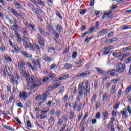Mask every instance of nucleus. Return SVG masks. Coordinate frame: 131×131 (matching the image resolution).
<instances>
[{
    "mask_svg": "<svg viewBox=\"0 0 131 131\" xmlns=\"http://www.w3.org/2000/svg\"><path fill=\"white\" fill-rule=\"evenodd\" d=\"M24 65H25V62L23 60H21L20 63H18V67L20 69H21V71L23 70Z\"/></svg>",
    "mask_w": 131,
    "mask_h": 131,
    "instance_id": "16",
    "label": "nucleus"
},
{
    "mask_svg": "<svg viewBox=\"0 0 131 131\" xmlns=\"http://www.w3.org/2000/svg\"><path fill=\"white\" fill-rule=\"evenodd\" d=\"M116 89V86L115 85H113L112 88L111 89V94H112V95H113V94L115 93Z\"/></svg>",
    "mask_w": 131,
    "mask_h": 131,
    "instance_id": "26",
    "label": "nucleus"
},
{
    "mask_svg": "<svg viewBox=\"0 0 131 131\" xmlns=\"http://www.w3.org/2000/svg\"><path fill=\"white\" fill-rule=\"evenodd\" d=\"M78 106V104L77 103V102L75 101L73 104V109L75 110L76 108H77Z\"/></svg>",
    "mask_w": 131,
    "mask_h": 131,
    "instance_id": "43",
    "label": "nucleus"
},
{
    "mask_svg": "<svg viewBox=\"0 0 131 131\" xmlns=\"http://www.w3.org/2000/svg\"><path fill=\"white\" fill-rule=\"evenodd\" d=\"M111 49H113V46H107V47H106L104 48V50H106L107 51H109V50H110Z\"/></svg>",
    "mask_w": 131,
    "mask_h": 131,
    "instance_id": "55",
    "label": "nucleus"
},
{
    "mask_svg": "<svg viewBox=\"0 0 131 131\" xmlns=\"http://www.w3.org/2000/svg\"><path fill=\"white\" fill-rule=\"evenodd\" d=\"M89 74H90V72H89V71H85L84 72L78 74L77 76L78 77H80V76H82V77H84V76H87V75H89Z\"/></svg>",
    "mask_w": 131,
    "mask_h": 131,
    "instance_id": "9",
    "label": "nucleus"
},
{
    "mask_svg": "<svg viewBox=\"0 0 131 131\" xmlns=\"http://www.w3.org/2000/svg\"><path fill=\"white\" fill-rule=\"evenodd\" d=\"M62 118L64 120V121H67V119H68V116L67 115L65 114L62 116Z\"/></svg>",
    "mask_w": 131,
    "mask_h": 131,
    "instance_id": "44",
    "label": "nucleus"
},
{
    "mask_svg": "<svg viewBox=\"0 0 131 131\" xmlns=\"http://www.w3.org/2000/svg\"><path fill=\"white\" fill-rule=\"evenodd\" d=\"M96 97H97V96L96 95V94H93V95L92 99V101H91V103L92 104H95V102H96Z\"/></svg>",
    "mask_w": 131,
    "mask_h": 131,
    "instance_id": "27",
    "label": "nucleus"
},
{
    "mask_svg": "<svg viewBox=\"0 0 131 131\" xmlns=\"http://www.w3.org/2000/svg\"><path fill=\"white\" fill-rule=\"evenodd\" d=\"M85 88L84 87L83 88V89H79L78 92L79 97H81L82 95H83V90H85Z\"/></svg>",
    "mask_w": 131,
    "mask_h": 131,
    "instance_id": "25",
    "label": "nucleus"
},
{
    "mask_svg": "<svg viewBox=\"0 0 131 131\" xmlns=\"http://www.w3.org/2000/svg\"><path fill=\"white\" fill-rule=\"evenodd\" d=\"M21 73L22 75L26 79L27 83L28 85L29 84H32V89H34V88H37L38 85L36 84V81H35V77L33 75H29V74L28 73H26L24 72V70H21Z\"/></svg>",
    "mask_w": 131,
    "mask_h": 131,
    "instance_id": "1",
    "label": "nucleus"
},
{
    "mask_svg": "<svg viewBox=\"0 0 131 131\" xmlns=\"http://www.w3.org/2000/svg\"><path fill=\"white\" fill-rule=\"evenodd\" d=\"M49 32H52V33H54V31H56L55 30H54L53 28V26L52 25H49Z\"/></svg>",
    "mask_w": 131,
    "mask_h": 131,
    "instance_id": "28",
    "label": "nucleus"
},
{
    "mask_svg": "<svg viewBox=\"0 0 131 131\" xmlns=\"http://www.w3.org/2000/svg\"><path fill=\"white\" fill-rule=\"evenodd\" d=\"M61 84H62V82L61 81L57 82V83H54L52 88V89H56V88H58V86H60Z\"/></svg>",
    "mask_w": 131,
    "mask_h": 131,
    "instance_id": "19",
    "label": "nucleus"
},
{
    "mask_svg": "<svg viewBox=\"0 0 131 131\" xmlns=\"http://www.w3.org/2000/svg\"><path fill=\"white\" fill-rule=\"evenodd\" d=\"M73 118H74V111H71L69 117V119L71 120H73Z\"/></svg>",
    "mask_w": 131,
    "mask_h": 131,
    "instance_id": "17",
    "label": "nucleus"
},
{
    "mask_svg": "<svg viewBox=\"0 0 131 131\" xmlns=\"http://www.w3.org/2000/svg\"><path fill=\"white\" fill-rule=\"evenodd\" d=\"M108 31V29H102L101 31L99 32V34H103V33H106Z\"/></svg>",
    "mask_w": 131,
    "mask_h": 131,
    "instance_id": "37",
    "label": "nucleus"
},
{
    "mask_svg": "<svg viewBox=\"0 0 131 131\" xmlns=\"http://www.w3.org/2000/svg\"><path fill=\"white\" fill-rule=\"evenodd\" d=\"M127 110H128L129 115H131V107H130V106L128 105L127 107Z\"/></svg>",
    "mask_w": 131,
    "mask_h": 131,
    "instance_id": "63",
    "label": "nucleus"
},
{
    "mask_svg": "<svg viewBox=\"0 0 131 131\" xmlns=\"http://www.w3.org/2000/svg\"><path fill=\"white\" fill-rule=\"evenodd\" d=\"M47 74L50 78H51V79H53V78H55V77H56V75L51 72H48Z\"/></svg>",
    "mask_w": 131,
    "mask_h": 131,
    "instance_id": "23",
    "label": "nucleus"
},
{
    "mask_svg": "<svg viewBox=\"0 0 131 131\" xmlns=\"http://www.w3.org/2000/svg\"><path fill=\"white\" fill-rule=\"evenodd\" d=\"M84 123H85V120L83 119L80 123V126H83Z\"/></svg>",
    "mask_w": 131,
    "mask_h": 131,
    "instance_id": "48",
    "label": "nucleus"
},
{
    "mask_svg": "<svg viewBox=\"0 0 131 131\" xmlns=\"http://www.w3.org/2000/svg\"><path fill=\"white\" fill-rule=\"evenodd\" d=\"M130 55V53H126L123 55L122 58H126V57H128V56H129Z\"/></svg>",
    "mask_w": 131,
    "mask_h": 131,
    "instance_id": "56",
    "label": "nucleus"
},
{
    "mask_svg": "<svg viewBox=\"0 0 131 131\" xmlns=\"http://www.w3.org/2000/svg\"><path fill=\"white\" fill-rule=\"evenodd\" d=\"M100 103H101V102L100 101V100H98V101L96 102V110H98V109H99V108L100 107Z\"/></svg>",
    "mask_w": 131,
    "mask_h": 131,
    "instance_id": "38",
    "label": "nucleus"
},
{
    "mask_svg": "<svg viewBox=\"0 0 131 131\" xmlns=\"http://www.w3.org/2000/svg\"><path fill=\"white\" fill-rule=\"evenodd\" d=\"M55 12L57 16H58V17H59V18H60V19H63L62 15H61V14H60V13H59V11L58 10L55 9Z\"/></svg>",
    "mask_w": 131,
    "mask_h": 131,
    "instance_id": "31",
    "label": "nucleus"
},
{
    "mask_svg": "<svg viewBox=\"0 0 131 131\" xmlns=\"http://www.w3.org/2000/svg\"><path fill=\"white\" fill-rule=\"evenodd\" d=\"M94 30H95L94 27H92L89 29V33H92V32H94Z\"/></svg>",
    "mask_w": 131,
    "mask_h": 131,
    "instance_id": "64",
    "label": "nucleus"
},
{
    "mask_svg": "<svg viewBox=\"0 0 131 131\" xmlns=\"http://www.w3.org/2000/svg\"><path fill=\"white\" fill-rule=\"evenodd\" d=\"M26 105L27 106V107H29V106H30V100H27L26 102Z\"/></svg>",
    "mask_w": 131,
    "mask_h": 131,
    "instance_id": "62",
    "label": "nucleus"
},
{
    "mask_svg": "<svg viewBox=\"0 0 131 131\" xmlns=\"http://www.w3.org/2000/svg\"><path fill=\"white\" fill-rule=\"evenodd\" d=\"M116 71L115 69H112L108 71V73L112 75V76H117V74H116Z\"/></svg>",
    "mask_w": 131,
    "mask_h": 131,
    "instance_id": "15",
    "label": "nucleus"
},
{
    "mask_svg": "<svg viewBox=\"0 0 131 131\" xmlns=\"http://www.w3.org/2000/svg\"><path fill=\"white\" fill-rule=\"evenodd\" d=\"M119 81H120V78H118L117 79H114V80H112V81L113 83H116V82H118Z\"/></svg>",
    "mask_w": 131,
    "mask_h": 131,
    "instance_id": "49",
    "label": "nucleus"
},
{
    "mask_svg": "<svg viewBox=\"0 0 131 131\" xmlns=\"http://www.w3.org/2000/svg\"><path fill=\"white\" fill-rule=\"evenodd\" d=\"M21 54H23V55H24V56H25L27 58H30V57H31V55L28 54L26 51H21Z\"/></svg>",
    "mask_w": 131,
    "mask_h": 131,
    "instance_id": "24",
    "label": "nucleus"
},
{
    "mask_svg": "<svg viewBox=\"0 0 131 131\" xmlns=\"http://www.w3.org/2000/svg\"><path fill=\"white\" fill-rule=\"evenodd\" d=\"M77 56V52L76 51L73 52L72 55V57L73 58V59L76 58Z\"/></svg>",
    "mask_w": 131,
    "mask_h": 131,
    "instance_id": "42",
    "label": "nucleus"
},
{
    "mask_svg": "<svg viewBox=\"0 0 131 131\" xmlns=\"http://www.w3.org/2000/svg\"><path fill=\"white\" fill-rule=\"evenodd\" d=\"M130 27H131L130 25H128V26L124 25V26H123V27H122V29H123V30H125V29H129V28H130Z\"/></svg>",
    "mask_w": 131,
    "mask_h": 131,
    "instance_id": "40",
    "label": "nucleus"
},
{
    "mask_svg": "<svg viewBox=\"0 0 131 131\" xmlns=\"http://www.w3.org/2000/svg\"><path fill=\"white\" fill-rule=\"evenodd\" d=\"M86 86V92L84 93V96L85 97H88V94L90 93V87L89 88V81H87L85 84Z\"/></svg>",
    "mask_w": 131,
    "mask_h": 131,
    "instance_id": "7",
    "label": "nucleus"
},
{
    "mask_svg": "<svg viewBox=\"0 0 131 131\" xmlns=\"http://www.w3.org/2000/svg\"><path fill=\"white\" fill-rule=\"evenodd\" d=\"M95 4V0H91L90 2V7H93Z\"/></svg>",
    "mask_w": 131,
    "mask_h": 131,
    "instance_id": "59",
    "label": "nucleus"
},
{
    "mask_svg": "<svg viewBox=\"0 0 131 131\" xmlns=\"http://www.w3.org/2000/svg\"><path fill=\"white\" fill-rule=\"evenodd\" d=\"M15 120H16V121H17L18 123H19V125H22V122H21V121L20 120V119H19V118L18 117H15Z\"/></svg>",
    "mask_w": 131,
    "mask_h": 131,
    "instance_id": "47",
    "label": "nucleus"
},
{
    "mask_svg": "<svg viewBox=\"0 0 131 131\" xmlns=\"http://www.w3.org/2000/svg\"><path fill=\"white\" fill-rule=\"evenodd\" d=\"M19 97L21 100H23L24 101H26V100H27V98L28 97L27 92L25 91H20L19 95Z\"/></svg>",
    "mask_w": 131,
    "mask_h": 131,
    "instance_id": "3",
    "label": "nucleus"
},
{
    "mask_svg": "<svg viewBox=\"0 0 131 131\" xmlns=\"http://www.w3.org/2000/svg\"><path fill=\"white\" fill-rule=\"evenodd\" d=\"M34 46L37 50V51H40V47H39V45H38L37 44H34Z\"/></svg>",
    "mask_w": 131,
    "mask_h": 131,
    "instance_id": "58",
    "label": "nucleus"
},
{
    "mask_svg": "<svg viewBox=\"0 0 131 131\" xmlns=\"http://www.w3.org/2000/svg\"><path fill=\"white\" fill-rule=\"evenodd\" d=\"M37 37L38 38L39 45H40L41 48H43V47H45V38H43V37L41 36L39 34L37 35Z\"/></svg>",
    "mask_w": 131,
    "mask_h": 131,
    "instance_id": "4",
    "label": "nucleus"
},
{
    "mask_svg": "<svg viewBox=\"0 0 131 131\" xmlns=\"http://www.w3.org/2000/svg\"><path fill=\"white\" fill-rule=\"evenodd\" d=\"M118 40V38H114L113 39H110V42H114L115 41H117Z\"/></svg>",
    "mask_w": 131,
    "mask_h": 131,
    "instance_id": "45",
    "label": "nucleus"
},
{
    "mask_svg": "<svg viewBox=\"0 0 131 131\" xmlns=\"http://www.w3.org/2000/svg\"><path fill=\"white\" fill-rule=\"evenodd\" d=\"M119 105H120V103L119 102L118 103H117L114 107V109H115V110L118 109V108H119Z\"/></svg>",
    "mask_w": 131,
    "mask_h": 131,
    "instance_id": "52",
    "label": "nucleus"
},
{
    "mask_svg": "<svg viewBox=\"0 0 131 131\" xmlns=\"http://www.w3.org/2000/svg\"><path fill=\"white\" fill-rule=\"evenodd\" d=\"M27 65L28 66V67H29L30 68H31L32 70H34V68L32 67V66L30 64L29 62H27Z\"/></svg>",
    "mask_w": 131,
    "mask_h": 131,
    "instance_id": "57",
    "label": "nucleus"
},
{
    "mask_svg": "<svg viewBox=\"0 0 131 131\" xmlns=\"http://www.w3.org/2000/svg\"><path fill=\"white\" fill-rule=\"evenodd\" d=\"M95 69H96L97 71L98 72L99 74H102V75H105V71L101 70L100 68L95 67Z\"/></svg>",
    "mask_w": 131,
    "mask_h": 131,
    "instance_id": "14",
    "label": "nucleus"
},
{
    "mask_svg": "<svg viewBox=\"0 0 131 131\" xmlns=\"http://www.w3.org/2000/svg\"><path fill=\"white\" fill-rule=\"evenodd\" d=\"M7 9L8 10V11H10V12H11V13H12V14H13L14 16H16V17H20V16H21L20 14L17 12V11L15 10V9H13L11 7H8Z\"/></svg>",
    "mask_w": 131,
    "mask_h": 131,
    "instance_id": "5",
    "label": "nucleus"
},
{
    "mask_svg": "<svg viewBox=\"0 0 131 131\" xmlns=\"http://www.w3.org/2000/svg\"><path fill=\"white\" fill-rule=\"evenodd\" d=\"M11 82L12 83H13V84L14 85V84H16V83H18V81L15 80V78H14V77H12L11 78Z\"/></svg>",
    "mask_w": 131,
    "mask_h": 131,
    "instance_id": "32",
    "label": "nucleus"
},
{
    "mask_svg": "<svg viewBox=\"0 0 131 131\" xmlns=\"http://www.w3.org/2000/svg\"><path fill=\"white\" fill-rule=\"evenodd\" d=\"M32 10L33 12L35 13V14H37V15H39V13H40V12H42L41 9L38 8H37L36 9H35V8L33 7L32 8Z\"/></svg>",
    "mask_w": 131,
    "mask_h": 131,
    "instance_id": "12",
    "label": "nucleus"
},
{
    "mask_svg": "<svg viewBox=\"0 0 131 131\" xmlns=\"http://www.w3.org/2000/svg\"><path fill=\"white\" fill-rule=\"evenodd\" d=\"M95 118L96 119H100L101 118V113L100 112H98L95 115Z\"/></svg>",
    "mask_w": 131,
    "mask_h": 131,
    "instance_id": "29",
    "label": "nucleus"
},
{
    "mask_svg": "<svg viewBox=\"0 0 131 131\" xmlns=\"http://www.w3.org/2000/svg\"><path fill=\"white\" fill-rule=\"evenodd\" d=\"M6 20H8V21H10L11 19H13V17L11 16L6 15Z\"/></svg>",
    "mask_w": 131,
    "mask_h": 131,
    "instance_id": "54",
    "label": "nucleus"
},
{
    "mask_svg": "<svg viewBox=\"0 0 131 131\" xmlns=\"http://www.w3.org/2000/svg\"><path fill=\"white\" fill-rule=\"evenodd\" d=\"M114 69H115L116 72L122 73L124 72V71L125 70V64L120 63L117 64Z\"/></svg>",
    "mask_w": 131,
    "mask_h": 131,
    "instance_id": "2",
    "label": "nucleus"
},
{
    "mask_svg": "<svg viewBox=\"0 0 131 131\" xmlns=\"http://www.w3.org/2000/svg\"><path fill=\"white\" fill-rule=\"evenodd\" d=\"M7 129H8V130H11V131H14L15 128H12V127L9 126H7Z\"/></svg>",
    "mask_w": 131,
    "mask_h": 131,
    "instance_id": "60",
    "label": "nucleus"
},
{
    "mask_svg": "<svg viewBox=\"0 0 131 131\" xmlns=\"http://www.w3.org/2000/svg\"><path fill=\"white\" fill-rule=\"evenodd\" d=\"M0 50L1 52H5V51H6V47H5V45H2L0 46Z\"/></svg>",
    "mask_w": 131,
    "mask_h": 131,
    "instance_id": "39",
    "label": "nucleus"
},
{
    "mask_svg": "<svg viewBox=\"0 0 131 131\" xmlns=\"http://www.w3.org/2000/svg\"><path fill=\"white\" fill-rule=\"evenodd\" d=\"M48 50L49 52H52V51H55V48L54 47H49Z\"/></svg>",
    "mask_w": 131,
    "mask_h": 131,
    "instance_id": "61",
    "label": "nucleus"
},
{
    "mask_svg": "<svg viewBox=\"0 0 131 131\" xmlns=\"http://www.w3.org/2000/svg\"><path fill=\"white\" fill-rule=\"evenodd\" d=\"M49 122L51 125H54V117L51 116L50 118L48 119Z\"/></svg>",
    "mask_w": 131,
    "mask_h": 131,
    "instance_id": "21",
    "label": "nucleus"
},
{
    "mask_svg": "<svg viewBox=\"0 0 131 131\" xmlns=\"http://www.w3.org/2000/svg\"><path fill=\"white\" fill-rule=\"evenodd\" d=\"M86 12H88V10L86 9H84L83 10L80 11V14H81V15H84Z\"/></svg>",
    "mask_w": 131,
    "mask_h": 131,
    "instance_id": "35",
    "label": "nucleus"
},
{
    "mask_svg": "<svg viewBox=\"0 0 131 131\" xmlns=\"http://www.w3.org/2000/svg\"><path fill=\"white\" fill-rule=\"evenodd\" d=\"M69 77V75H64L60 77V78L61 79V80L62 79H66V78H68Z\"/></svg>",
    "mask_w": 131,
    "mask_h": 131,
    "instance_id": "41",
    "label": "nucleus"
},
{
    "mask_svg": "<svg viewBox=\"0 0 131 131\" xmlns=\"http://www.w3.org/2000/svg\"><path fill=\"white\" fill-rule=\"evenodd\" d=\"M111 12L112 11L110 10L108 12L104 13L103 15L102 18L105 19V18H108V17L110 18V14H111Z\"/></svg>",
    "mask_w": 131,
    "mask_h": 131,
    "instance_id": "18",
    "label": "nucleus"
},
{
    "mask_svg": "<svg viewBox=\"0 0 131 131\" xmlns=\"http://www.w3.org/2000/svg\"><path fill=\"white\" fill-rule=\"evenodd\" d=\"M55 27L56 28V30H57L58 32H62V31H63V28H62V25L59 24H56L55 25Z\"/></svg>",
    "mask_w": 131,
    "mask_h": 131,
    "instance_id": "10",
    "label": "nucleus"
},
{
    "mask_svg": "<svg viewBox=\"0 0 131 131\" xmlns=\"http://www.w3.org/2000/svg\"><path fill=\"white\" fill-rule=\"evenodd\" d=\"M14 49L16 53H17V54H18V53H20V51L19 50V47H18V46L15 45V46L14 47Z\"/></svg>",
    "mask_w": 131,
    "mask_h": 131,
    "instance_id": "34",
    "label": "nucleus"
},
{
    "mask_svg": "<svg viewBox=\"0 0 131 131\" xmlns=\"http://www.w3.org/2000/svg\"><path fill=\"white\" fill-rule=\"evenodd\" d=\"M107 99H108V93L107 92H105L103 95V101H107Z\"/></svg>",
    "mask_w": 131,
    "mask_h": 131,
    "instance_id": "30",
    "label": "nucleus"
},
{
    "mask_svg": "<svg viewBox=\"0 0 131 131\" xmlns=\"http://www.w3.org/2000/svg\"><path fill=\"white\" fill-rule=\"evenodd\" d=\"M42 101H41L39 104H38V106L39 107H40L45 103V101L47 100V93H43L42 96Z\"/></svg>",
    "mask_w": 131,
    "mask_h": 131,
    "instance_id": "8",
    "label": "nucleus"
},
{
    "mask_svg": "<svg viewBox=\"0 0 131 131\" xmlns=\"http://www.w3.org/2000/svg\"><path fill=\"white\" fill-rule=\"evenodd\" d=\"M43 81V82H47L48 81H49V77L47 76H44Z\"/></svg>",
    "mask_w": 131,
    "mask_h": 131,
    "instance_id": "51",
    "label": "nucleus"
},
{
    "mask_svg": "<svg viewBox=\"0 0 131 131\" xmlns=\"http://www.w3.org/2000/svg\"><path fill=\"white\" fill-rule=\"evenodd\" d=\"M15 5L17 7L18 9H21L22 8V5L20 3H15Z\"/></svg>",
    "mask_w": 131,
    "mask_h": 131,
    "instance_id": "50",
    "label": "nucleus"
},
{
    "mask_svg": "<svg viewBox=\"0 0 131 131\" xmlns=\"http://www.w3.org/2000/svg\"><path fill=\"white\" fill-rule=\"evenodd\" d=\"M16 106H17V107H19V108H23V104H22L21 102H19V103H17Z\"/></svg>",
    "mask_w": 131,
    "mask_h": 131,
    "instance_id": "46",
    "label": "nucleus"
},
{
    "mask_svg": "<svg viewBox=\"0 0 131 131\" xmlns=\"http://www.w3.org/2000/svg\"><path fill=\"white\" fill-rule=\"evenodd\" d=\"M43 60L45 61V62H52L53 61V58L50 57L47 54H44L42 57Z\"/></svg>",
    "mask_w": 131,
    "mask_h": 131,
    "instance_id": "6",
    "label": "nucleus"
},
{
    "mask_svg": "<svg viewBox=\"0 0 131 131\" xmlns=\"http://www.w3.org/2000/svg\"><path fill=\"white\" fill-rule=\"evenodd\" d=\"M38 29L41 35H45V34H46V31H45V29L42 28L41 27H39Z\"/></svg>",
    "mask_w": 131,
    "mask_h": 131,
    "instance_id": "20",
    "label": "nucleus"
},
{
    "mask_svg": "<svg viewBox=\"0 0 131 131\" xmlns=\"http://www.w3.org/2000/svg\"><path fill=\"white\" fill-rule=\"evenodd\" d=\"M120 113L123 117L127 118V112L126 111V109L125 108L124 110L121 111Z\"/></svg>",
    "mask_w": 131,
    "mask_h": 131,
    "instance_id": "13",
    "label": "nucleus"
},
{
    "mask_svg": "<svg viewBox=\"0 0 131 131\" xmlns=\"http://www.w3.org/2000/svg\"><path fill=\"white\" fill-rule=\"evenodd\" d=\"M99 21H96V24L95 25V26H94V28L95 29H98V28H99Z\"/></svg>",
    "mask_w": 131,
    "mask_h": 131,
    "instance_id": "53",
    "label": "nucleus"
},
{
    "mask_svg": "<svg viewBox=\"0 0 131 131\" xmlns=\"http://www.w3.org/2000/svg\"><path fill=\"white\" fill-rule=\"evenodd\" d=\"M81 107H82V103H79L78 105V106H77V111H78V112H80V110H81Z\"/></svg>",
    "mask_w": 131,
    "mask_h": 131,
    "instance_id": "36",
    "label": "nucleus"
},
{
    "mask_svg": "<svg viewBox=\"0 0 131 131\" xmlns=\"http://www.w3.org/2000/svg\"><path fill=\"white\" fill-rule=\"evenodd\" d=\"M64 67L67 70H70V69H72V65L69 63H66L64 66Z\"/></svg>",
    "mask_w": 131,
    "mask_h": 131,
    "instance_id": "22",
    "label": "nucleus"
},
{
    "mask_svg": "<svg viewBox=\"0 0 131 131\" xmlns=\"http://www.w3.org/2000/svg\"><path fill=\"white\" fill-rule=\"evenodd\" d=\"M54 35H55L54 39L56 42H58L57 39H59V37H60V35H59V33H58V32H56V31H53V33H52Z\"/></svg>",
    "mask_w": 131,
    "mask_h": 131,
    "instance_id": "11",
    "label": "nucleus"
},
{
    "mask_svg": "<svg viewBox=\"0 0 131 131\" xmlns=\"http://www.w3.org/2000/svg\"><path fill=\"white\" fill-rule=\"evenodd\" d=\"M7 73H8V70H7V68L6 67H5L3 69V75L4 76H7Z\"/></svg>",
    "mask_w": 131,
    "mask_h": 131,
    "instance_id": "33",
    "label": "nucleus"
}]
</instances>
